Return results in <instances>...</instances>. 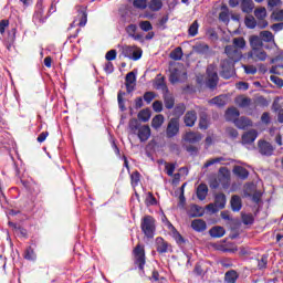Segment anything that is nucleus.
<instances>
[{"instance_id": "473e14b6", "label": "nucleus", "mask_w": 283, "mask_h": 283, "mask_svg": "<svg viewBox=\"0 0 283 283\" xmlns=\"http://www.w3.org/2000/svg\"><path fill=\"white\" fill-rule=\"evenodd\" d=\"M211 238H222L224 235L226 231L224 228L217 226L210 229L209 231Z\"/></svg>"}, {"instance_id": "4d7b16f0", "label": "nucleus", "mask_w": 283, "mask_h": 283, "mask_svg": "<svg viewBox=\"0 0 283 283\" xmlns=\"http://www.w3.org/2000/svg\"><path fill=\"white\" fill-rule=\"evenodd\" d=\"M123 96H125V93L119 92L117 95V101H118L119 109L122 112H125L126 108H125V101L123 99Z\"/></svg>"}, {"instance_id": "e2e57ef3", "label": "nucleus", "mask_w": 283, "mask_h": 283, "mask_svg": "<svg viewBox=\"0 0 283 283\" xmlns=\"http://www.w3.org/2000/svg\"><path fill=\"white\" fill-rule=\"evenodd\" d=\"M154 98H156V94H154V92H146L144 94V101H146L148 104L151 103Z\"/></svg>"}, {"instance_id": "09e8293b", "label": "nucleus", "mask_w": 283, "mask_h": 283, "mask_svg": "<svg viewBox=\"0 0 283 283\" xmlns=\"http://www.w3.org/2000/svg\"><path fill=\"white\" fill-rule=\"evenodd\" d=\"M223 160H224L223 157H216V158L209 159L206 161L205 168L207 169L211 167V165H218V163H223Z\"/></svg>"}, {"instance_id": "69168bd1", "label": "nucleus", "mask_w": 283, "mask_h": 283, "mask_svg": "<svg viewBox=\"0 0 283 283\" xmlns=\"http://www.w3.org/2000/svg\"><path fill=\"white\" fill-rule=\"evenodd\" d=\"M153 109H154V112H157V113L163 112V102H160V101H155V102L153 103Z\"/></svg>"}, {"instance_id": "f03ea898", "label": "nucleus", "mask_w": 283, "mask_h": 283, "mask_svg": "<svg viewBox=\"0 0 283 283\" xmlns=\"http://www.w3.org/2000/svg\"><path fill=\"white\" fill-rule=\"evenodd\" d=\"M129 127L133 134L138 136L140 143H146V140H149V137L151 136V128H149V125H140L138 119H130Z\"/></svg>"}, {"instance_id": "f8f14e48", "label": "nucleus", "mask_w": 283, "mask_h": 283, "mask_svg": "<svg viewBox=\"0 0 283 283\" xmlns=\"http://www.w3.org/2000/svg\"><path fill=\"white\" fill-rule=\"evenodd\" d=\"M254 17H256V19L261 21L259 23L260 28H266L269 25V22L264 21V19L266 18V8L255 9Z\"/></svg>"}, {"instance_id": "4be33fe9", "label": "nucleus", "mask_w": 283, "mask_h": 283, "mask_svg": "<svg viewBox=\"0 0 283 283\" xmlns=\"http://www.w3.org/2000/svg\"><path fill=\"white\" fill-rule=\"evenodd\" d=\"M233 174L241 178V180H247L249 178V170L242 166H235L233 168Z\"/></svg>"}, {"instance_id": "338daca9", "label": "nucleus", "mask_w": 283, "mask_h": 283, "mask_svg": "<svg viewBox=\"0 0 283 283\" xmlns=\"http://www.w3.org/2000/svg\"><path fill=\"white\" fill-rule=\"evenodd\" d=\"M104 71L106 74H112V72H114V64L112 62H106Z\"/></svg>"}, {"instance_id": "680f3d73", "label": "nucleus", "mask_w": 283, "mask_h": 283, "mask_svg": "<svg viewBox=\"0 0 283 283\" xmlns=\"http://www.w3.org/2000/svg\"><path fill=\"white\" fill-rule=\"evenodd\" d=\"M270 80L272 81V83H275V85H277L279 87H283V80L280 78L276 75H271Z\"/></svg>"}, {"instance_id": "052dcab7", "label": "nucleus", "mask_w": 283, "mask_h": 283, "mask_svg": "<svg viewBox=\"0 0 283 283\" xmlns=\"http://www.w3.org/2000/svg\"><path fill=\"white\" fill-rule=\"evenodd\" d=\"M116 50L108 51L105 55L106 61H116Z\"/></svg>"}, {"instance_id": "f3484780", "label": "nucleus", "mask_w": 283, "mask_h": 283, "mask_svg": "<svg viewBox=\"0 0 283 283\" xmlns=\"http://www.w3.org/2000/svg\"><path fill=\"white\" fill-rule=\"evenodd\" d=\"M134 85H136V73L129 72L126 74V90L128 93L134 92Z\"/></svg>"}, {"instance_id": "e433bc0d", "label": "nucleus", "mask_w": 283, "mask_h": 283, "mask_svg": "<svg viewBox=\"0 0 283 283\" xmlns=\"http://www.w3.org/2000/svg\"><path fill=\"white\" fill-rule=\"evenodd\" d=\"M137 116L139 120L147 123L151 118V111L149 108L142 109Z\"/></svg>"}, {"instance_id": "0e129e2a", "label": "nucleus", "mask_w": 283, "mask_h": 283, "mask_svg": "<svg viewBox=\"0 0 283 283\" xmlns=\"http://www.w3.org/2000/svg\"><path fill=\"white\" fill-rule=\"evenodd\" d=\"M8 25H10V21L8 20H1L0 21V34H6V28H8Z\"/></svg>"}, {"instance_id": "37998d69", "label": "nucleus", "mask_w": 283, "mask_h": 283, "mask_svg": "<svg viewBox=\"0 0 283 283\" xmlns=\"http://www.w3.org/2000/svg\"><path fill=\"white\" fill-rule=\"evenodd\" d=\"M200 129H207L209 127V119H207V114H201L199 119Z\"/></svg>"}, {"instance_id": "4468645a", "label": "nucleus", "mask_w": 283, "mask_h": 283, "mask_svg": "<svg viewBox=\"0 0 283 283\" xmlns=\"http://www.w3.org/2000/svg\"><path fill=\"white\" fill-rule=\"evenodd\" d=\"M156 249L159 253H167L169 249H171V245L165 239L158 237L156 239Z\"/></svg>"}, {"instance_id": "8fccbe9b", "label": "nucleus", "mask_w": 283, "mask_h": 283, "mask_svg": "<svg viewBox=\"0 0 283 283\" xmlns=\"http://www.w3.org/2000/svg\"><path fill=\"white\" fill-rule=\"evenodd\" d=\"M245 25L247 28H250V30H253V28L256 25L255 18H253V15H247Z\"/></svg>"}, {"instance_id": "f257e3e1", "label": "nucleus", "mask_w": 283, "mask_h": 283, "mask_svg": "<svg viewBox=\"0 0 283 283\" xmlns=\"http://www.w3.org/2000/svg\"><path fill=\"white\" fill-rule=\"evenodd\" d=\"M224 54L227 57L220 62V76L229 80L235 74V63H240V61H242V51L229 44L224 48Z\"/></svg>"}, {"instance_id": "c85d7f7f", "label": "nucleus", "mask_w": 283, "mask_h": 283, "mask_svg": "<svg viewBox=\"0 0 283 283\" xmlns=\"http://www.w3.org/2000/svg\"><path fill=\"white\" fill-rule=\"evenodd\" d=\"M253 8H255L253 0H242L241 2L242 12H245L247 14H251V12H253Z\"/></svg>"}, {"instance_id": "de8ad7c7", "label": "nucleus", "mask_w": 283, "mask_h": 283, "mask_svg": "<svg viewBox=\"0 0 283 283\" xmlns=\"http://www.w3.org/2000/svg\"><path fill=\"white\" fill-rule=\"evenodd\" d=\"M24 259L25 260H36V254L34 253V249L32 247H29L24 252Z\"/></svg>"}, {"instance_id": "72a5a7b5", "label": "nucleus", "mask_w": 283, "mask_h": 283, "mask_svg": "<svg viewBox=\"0 0 283 283\" xmlns=\"http://www.w3.org/2000/svg\"><path fill=\"white\" fill-rule=\"evenodd\" d=\"M211 105H217L218 107H224L227 105V96L219 95L212 99H210Z\"/></svg>"}, {"instance_id": "4c0bfd02", "label": "nucleus", "mask_w": 283, "mask_h": 283, "mask_svg": "<svg viewBox=\"0 0 283 283\" xmlns=\"http://www.w3.org/2000/svg\"><path fill=\"white\" fill-rule=\"evenodd\" d=\"M238 116H240V111L235 107L228 108L226 112L227 120H233L234 118H238Z\"/></svg>"}, {"instance_id": "412c9836", "label": "nucleus", "mask_w": 283, "mask_h": 283, "mask_svg": "<svg viewBox=\"0 0 283 283\" xmlns=\"http://www.w3.org/2000/svg\"><path fill=\"white\" fill-rule=\"evenodd\" d=\"M155 90H160L164 94L169 92V88H167V84L165 83V77H160V75H157L155 78Z\"/></svg>"}, {"instance_id": "9d476101", "label": "nucleus", "mask_w": 283, "mask_h": 283, "mask_svg": "<svg viewBox=\"0 0 283 283\" xmlns=\"http://www.w3.org/2000/svg\"><path fill=\"white\" fill-rule=\"evenodd\" d=\"M196 120H198V113L196 111H188L184 116L186 127H193Z\"/></svg>"}, {"instance_id": "c9c22d12", "label": "nucleus", "mask_w": 283, "mask_h": 283, "mask_svg": "<svg viewBox=\"0 0 283 283\" xmlns=\"http://www.w3.org/2000/svg\"><path fill=\"white\" fill-rule=\"evenodd\" d=\"M163 123H165V116L156 115L151 120V127H154V129H160Z\"/></svg>"}, {"instance_id": "9b49d317", "label": "nucleus", "mask_w": 283, "mask_h": 283, "mask_svg": "<svg viewBox=\"0 0 283 283\" xmlns=\"http://www.w3.org/2000/svg\"><path fill=\"white\" fill-rule=\"evenodd\" d=\"M184 140L190 143V145H195V143H200V140H202V134L198 132H188L185 134Z\"/></svg>"}, {"instance_id": "cd10ccee", "label": "nucleus", "mask_w": 283, "mask_h": 283, "mask_svg": "<svg viewBox=\"0 0 283 283\" xmlns=\"http://www.w3.org/2000/svg\"><path fill=\"white\" fill-rule=\"evenodd\" d=\"M232 45L233 48H237V50H240V52H242V50L247 48V40H244L243 36L233 38Z\"/></svg>"}, {"instance_id": "864d4df0", "label": "nucleus", "mask_w": 283, "mask_h": 283, "mask_svg": "<svg viewBox=\"0 0 283 283\" xmlns=\"http://www.w3.org/2000/svg\"><path fill=\"white\" fill-rule=\"evenodd\" d=\"M165 169H166L167 176H174V171H176V164H169L166 161Z\"/></svg>"}, {"instance_id": "774afa93", "label": "nucleus", "mask_w": 283, "mask_h": 283, "mask_svg": "<svg viewBox=\"0 0 283 283\" xmlns=\"http://www.w3.org/2000/svg\"><path fill=\"white\" fill-rule=\"evenodd\" d=\"M227 134L231 138H238V130L235 128H231V127L227 128Z\"/></svg>"}, {"instance_id": "7c9ffc66", "label": "nucleus", "mask_w": 283, "mask_h": 283, "mask_svg": "<svg viewBox=\"0 0 283 283\" xmlns=\"http://www.w3.org/2000/svg\"><path fill=\"white\" fill-rule=\"evenodd\" d=\"M238 277H239L238 272L235 270H230L224 274V282L235 283L238 282Z\"/></svg>"}, {"instance_id": "dca6fc26", "label": "nucleus", "mask_w": 283, "mask_h": 283, "mask_svg": "<svg viewBox=\"0 0 283 283\" xmlns=\"http://www.w3.org/2000/svg\"><path fill=\"white\" fill-rule=\"evenodd\" d=\"M191 228L193 231H197L198 233H202V231H207V222L202 219H195L191 222Z\"/></svg>"}, {"instance_id": "f704fd0d", "label": "nucleus", "mask_w": 283, "mask_h": 283, "mask_svg": "<svg viewBox=\"0 0 283 283\" xmlns=\"http://www.w3.org/2000/svg\"><path fill=\"white\" fill-rule=\"evenodd\" d=\"M180 74H181L180 69L172 67L170 70V76H169L170 83H178V81H180Z\"/></svg>"}, {"instance_id": "2eb2a0df", "label": "nucleus", "mask_w": 283, "mask_h": 283, "mask_svg": "<svg viewBox=\"0 0 283 283\" xmlns=\"http://www.w3.org/2000/svg\"><path fill=\"white\" fill-rule=\"evenodd\" d=\"M234 125L239 129H245L247 127H252L253 122H251V119H249V117H239V118L234 119Z\"/></svg>"}, {"instance_id": "c03bdc74", "label": "nucleus", "mask_w": 283, "mask_h": 283, "mask_svg": "<svg viewBox=\"0 0 283 283\" xmlns=\"http://www.w3.org/2000/svg\"><path fill=\"white\" fill-rule=\"evenodd\" d=\"M139 28L143 32H150V30H154V25H151V22L149 21H140Z\"/></svg>"}, {"instance_id": "20e7f679", "label": "nucleus", "mask_w": 283, "mask_h": 283, "mask_svg": "<svg viewBox=\"0 0 283 283\" xmlns=\"http://www.w3.org/2000/svg\"><path fill=\"white\" fill-rule=\"evenodd\" d=\"M142 231L146 238H154V232L156 231V220L151 216H145L140 223Z\"/></svg>"}, {"instance_id": "bf43d9fd", "label": "nucleus", "mask_w": 283, "mask_h": 283, "mask_svg": "<svg viewBox=\"0 0 283 283\" xmlns=\"http://www.w3.org/2000/svg\"><path fill=\"white\" fill-rule=\"evenodd\" d=\"M274 21H283V10H276L272 13Z\"/></svg>"}, {"instance_id": "5701e85b", "label": "nucleus", "mask_w": 283, "mask_h": 283, "mask_svg": "<svg viewBox=\"0 0 283 283\" xmlns=\"http://www.w3.org/2000/svg\"><path fill=\"white\" fill-rule=\"evenodd\" d=\"M251 50H258L264 45L262 38L258 35H251L249 38Z\"/></svg>"}, {"instance_id": "ea45409f", "label": "nucleus", "mask_w": 283, "mask_h": 283, "mask_svg": "<svg viewBox=\"0 0 283 283\" xmlns=\"http://www.w3.org/2000/svg\"><path fill=\"white\" fill-rule=\"evenodd\" d=\"M235 103L239 107H249L251 105V98L244 97V96H239L235 99Z\"/></svg>"}, {"instance_id": "6e6552de", "label": "nucleus", "mask_w": 283, "mask_h": 283, "mask_svg": "<svg viewBox=\"0 0 283 283\" xmlns=\"http://www.w3.org/2000/svg\"><path fill=\"white\" fill-rule=\"evenodd\" d=\"M178 132H180V122H178V118H171L166 128L167 138H174V136H178Z\"/></svg>"}, {"instance_id": "1a4fd4ad", "label": "nucleus", "mask_w": 283, "mask_h": 283, "mask_svg": "<svg viewBox=\"0 0 283 283\" xmlns=\"http://www.w3.org/2000/svg\"><path fill=\"white\" fill-rule=\"evenodd\" d=\"M266 51L262 49H251V51L248 53V59H251V61H254L258 63V61H266Z\"/></svg>"}, {"instance_id": "39448f33", "label": "nucleus", "mask_w": 283, "mask_h": 283, "mask_svg": "<svg viewBox=\"0 0 283 283\" xmlns=\"http://www.w3.org/2000/svg\"><path fill=\"white\" fill-rule=\"evenodd\" d=\"M120 52L123 56L132 61H138L143 56V49L136 46L124 45Z\"/></svg>"}, {"instance_id": "3c124183", "label": "nucleus", "mask_w": 283, "mask_h": 283, "mask_svg": "<svg viewBox=\"0 0 283 283\" xmlns=\"http://www.w3.org/2000/svg\"><path fill=\"white\" fill-rule=\"evenodd\" d=\"M266 264H269V256L263 254L261 259L258 260L259 269H266Z\"/></svg>"}, {"instance_id": "6ab92c4d", "label": "nucleus", "mask_w": 283, "mask_h": 283, "mask_svg": "<svg viewBox=\"0 0 283 283\" xmlns=\"http://www.w3.org/2000/svg\"><path fill=\"white\" fill-rule=\"evenodd\" d=\"M232 211H240L242 209V198L238 195H233L230 200Z\"/></svg>"}, {"instance_id": "13d9d810", "label": "nucleus", "mask_w": 283, "mask_h": 283, "mask_svg": "<svg viewBox=\"0 0 283 283\" xmlns=\"http://www.w3.org/2000/svg\"><path fill=\"white\" fill-rule=\"evenodd\" d=\"M136 30H138V27H136V24H129L128 27H126V32L129 36L135 35Z\"/></svg>"}, {"instance_id": "58836bf2", "label": "nucleus", "mask_w": 283, "mask_h": 283, "mask_svg": "<svg viewBox=\"0 0 283 283\" xmlns=\"http://www.w3.org/2000/svg\"><path fill=\"white\" fill-rule=\"evenodd\" d=\"M148 8L151 12H158V10L163 9V0H150Z\"/></svg>"}, {"instance_id": "79ce46f5", "label": "nucleus", "mask_w": 283, "mask_h": 283, "mask_svg": "<svg viewBox=\"0 0 283 283\" xmlns=\"http://www.w3.org/2000/svg\"><path fill=\"white\" fill-rule=\"evenodd\" d=\"M198 28H200V24L195 20L188 29L189 36H196L198 34Z\"/></svg>"}, {"instance_id": "0eeeda50", "label": "nucleus", "mask_w": 283, "mask_h": 283, "mask_svg": "<svg viewBox=\"0 0 283 283\" xmlns=\"http://www.w3.org/2000/svg\"><path fill=\"white\" fill-rule=\"evenodd\" d=\"M258 148H259V154H261V156L271 157L275 153V147H273V144L263 139H260L258 142Z\"/></svg>"}, {"instance_id": "a18cd8bd", "label": "nucleus", "mask_w": 283, "mask_h": 283, "mask_svg": "<svg viewBox=\"0 0 283 283\" xmlns=\"http://www.w3.org/2000/svg\"><path fill=\"white\" fill-rule=\"evenodd\" d=\"M130 182H132L133 187H138V182H140V172L134 171L130 175Z\"/></svg>"}, {"instance_id": "2f4dec72", "label": "nucleus", "mask_w": 283, "mask_h": 283, "mask_svg": "<svg viewBox=\"0 0 283 283\" xmlns=\"http://www.w3.org/2000/svg\"><path fill=\"white\" fill-rule=\"evenodd\" d=\"M260 38L261 41H264L265 43H275V36L271 31H261Z\"/></svg>"}, {"instance_id": "5fc2aeb1", "label": "nucleus", "mask_w": 283, "mask_h": 283, "mask_svg": "<svg viewBox=\"0 0 283 283\" xmlns=\"http://www.w3.org/2000/svg\"><path fill=\"white\" fill-rule=\"evenodd\" d=\"M148 0H134L133 6L139 10H145L147 8Z\"/></svg>"}, {"instance_id": "ddd939ff", "label": "nucleus", "mask_w": 283, "mask_h": 283, "mask_svg": "<svg viewBox=\"0 0 283 283\" xmlns=\"http://www.w3.org/2000/svg\"><path fill=\"white\" fill-rule=\"evenodd\" d=\"M255 138H258V130L250 129L242 135V143L244 145H251V143H255Z\"/></svg>"}, {"instance_id": "b1692460", "label": "nucleus", "mask_w": 283, "mask_h": 283, "mask_svg": "<svg viewBox=\"0 0 283 283\" xmlns=\"http://www.w3.org/2000/svg\"><path fill=\"white\" fill-rule=\"evenodd\" d=\"M76 23V25H80V28H85L87 25V12L81 11L77 14V19L73 21V24Z\"/></svg>"}, {"instance_id": "c756f323", "label": "nucleus", "mask_w": 283, "mask_h": 283, "mask_svg": "<svg viewBox=\"0 0 283 283\" xmlns=\"http://www.w3.org/2000/svg\"><path fill=\"white\" fill-rule=\"evenodd\" d=\"M207 193H209V188L205 184H200L197 188V198L199 200H205L207 198Z\"/></svg>"}, {"instance_id": "a211bd4d", "label": "nucleus", "mask_w": 283, "mask_h": 283, "mask_svg": "<svg viewBox=\"0 0 283 283\" xmlns=\"http://www.w3.org/2000/svg\"><path fill=\"white\" fill-rule=\"evenodd\" d=\"M188 216H190V218H202V216H205V210L198 205H192L189 209Z\"/></svg>"}, {"instance_id": "49530a36", "label": "nucleus", "mask_w": 283, "mask_h": 283, "mask_svg": "<svg viewBox=\"0 0 283 283\" xmlns=\"http://www.w3.org/2000/svg\"><path fill=\"white\" fill-rule=\"evenodd\" d=\"M187 107L185 106V104H178L175 109H174V114L177 117L182 116V114H185Z\"/></svg>"}, {"instance_id": "bb28decb", "label": "nucleus", "mask_w": 283, "mask_h": 283, "mask_svg": "<svg viewBox=\"0 0 283 283\" xmlns=\"http://www.w3.org/2000/svg\"><path fill=\"white\" fill-rule=\"evenodd\" d=\"M34 19H38V21H43V19H45V11L43 7V2L41 1L36 3Z\"/></svg>"}, {"instance_id": "a878e982", "label": "nucleus", "mask_w": 283, "mask_h": 283, "mask_svg": "<svg viewBox=\"0 0 283 283\" xmlns=\"http://www.w3.org/2000/svg\"><path fill=\"white\" fill-rule=\"evenodd\" d=\"M176 101L174 99V95L169 94V91L164 93V104L166 109H174Z\"/></svg>"}, {"instance_id": "aec40b11", "label": "nucleus", "mask_w": 283, "mask_h": 283, "mask_svg": "<svg viewBox=\"0 0 283 283\" xmlns=\"http://www.w3.org/2000/svg\"><path fill=\"white\" fill-rule=\"evenodd\" d=\"M214 206L219 209H224L227 207V196L222 192H219L214 196Z\"/></svg>"}, {"instance_id": "423d86ee", "label": "nucleus", "mask_w": 283, "mask_h": 283, "mask_svg": "<svg viewBox=\"0 0 283 283\" xmlns=\"http://www.w3.org/2000/svg\"><path fill=\"white\" fill-rule=\"evenodd\" d=\"M133 253L135 255V264H137L139 271H145V245L137 244Z\"/></svg>"}, {"instance_id": "393cba45", "label": "nucleus", "mask_w": 283, "mask_h": 283, "mask_svg": "<svg viewBox=\"0 0 283 283\" xmlns=\"http://www.w3.org/2000/svg\"><path fill=\"white\" fill-rule=\"evenodd\" d=\"M193 51L197 54H209V44L205 42H197L193 46Z\"/></svg>"}, {"instance_id": "603ef678", "label": "nucleus", "mask_w": 283, "mask_h": 283, "mask_svg": "<svg viewBox=\"0 0 283 283\" xmlns=\"http://www.w3.org/2000/svg\"><path fill=\"white\" fill-rule=\"evenodd\" d=\"M254 218H253V214L251 213H242V222L243 224H253L254 222Z\"/></svg>"}, {"instance_id": "a19ab883", "label": "nucleus", "mask_w": 283, "mask_h": 283, "mask_svg": "<svg viewBox=\"0 0 283 283\" xmlns=\"http://www.w3.org/2000/svg\"><path fill=\"white\" fill-rule=\"evenodd\" d=\"M170 59H172V61H180L182 59V48L177 46L172 50L170 52Z\"/></svg>"}, {"instance_id": "7ed1b4c3", "label": "nucleus", "mask_w": 283, "mask_h": 283, "mask_svg": "<svg viewBox=\"0 0 283 283\" xmlns=\"http://www.w3.org/2000/svg\"><path fill=\"white\" fill-rule=\"evenodd\" d=\"M206 74L207 87H209L210 90H216V87H218V81H220V78L218 77V66L216 64L208 65Z\"/></svg>"}, {"instance_id": "6e6d98bb", "label": "nucleus", "mask_w": 283, "mask_h": 283, "mask_svg": "<svg viewBox=\"0 0 283 283\" xmlns=\"http://www.w3.org/2000/svg\"><path fill=\"white\" fill-rule=\"evenodd\" d=\"M245 74H258V67H255L254 65H242Z\"/></svg>"}]
</instances>
